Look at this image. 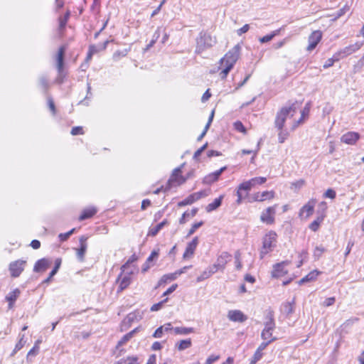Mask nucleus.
<instances>
[{"label":"nucleus","mask_w":364,"mask_h":364,"mask_svg":"<svg viewBox=\"0 0 364 364\" xmlns=\"http://www.w3.org/2000/svg\"><path fill=\"white\" fill-rule=\"evenodd\" d=\"M240 50L241 46L240 44L235 45L230 49L220 60L222 66H223L224 68H232L240 58Z\"/></svg>","instance_id":"f257e3e1"},{"label":"nucleus","mask_w":364,"mask_h":364,"mask_svg":"<svg viewBox=\"0 0 364 364\" xmlns=\"http://www.w3.org/2000/svg\"><path fill=\"white\" fill-rule=\"evenodd\" d=\"M215 43L214 37L205 33H200L196 39V53L200 54L205 49L211 48Z\"/></svg>","instance_id":"f03ea898"},{"label":"nucleus","mask_w":364,"mask_h":364,"mask_svg":"<svg viewBox=\"0 0 364 364\" xmlns=\"http://www.w3.org/2000/svg\"><path fill=\"white\" fill-rule=\"evenodd\" d=\"M296 107L295 104H292L289 107H284L281 109L279 112H277L276 119L274 121L275 127L279 129L282 130L284 127L285 121L287 117L291 113V116L294 115V113L296 112Z\"/></svg>","instance_id":"7ed1b4c3"},{"label":"nucleus","mask_w":364,"mask_h":364,"mask_svg":"<svg viewBox=\"0 0 364 364\" xmlns=\"http://www.w3.org/2000/svg\"><path fill=\"white\" fill-rule=\"evenodd\" d=\"M277 234L274 231H269L263 237L262 247L260 251V257L262 259L265 255L271 252L277 240Z\"/></svg>","instance_id":"20e7f679"},{"label":"nucleus","mask_w":364,"mask_h":364,"mask_svg":"<svg viewBox=\"0 0 364 364\" xmlns=\"http://www.w3.org/2000/svg\"><path fill=\"white\" fill-rule=\"evenodd\" d=\"M181 168L178 167L173 169V173L171 176V178L168 179L167 185L166 186L165 191H168L171 189L172 184L173 183H177V185H181L184 183L186 181V178L181 175Z\"/></svg>","instance_id":"39448f33"},{"label":"nucleus","mask_w":364,"mask_h":364,"mask_svg":"<svg viewBox=\"0 0 364 364\" xmlns=\"http://www.w3.org/2000/svg\"><path fill=\"white\" fill-rule=\"evenodd\" d=\"M277 205L268 207L262 212L260 220L267 225H272L274 223V215L276 214Z\"/></svg>","instance_id":"423d86ee"},{"label":"nucleus","mask_w":364,"mask_h":364,"mask_svg":"<svg viewBox=\"0 0 364 364\" xmlns=\"http://www.w3.org/2000/svg\"><path fill=\"white\" fill-rule=\"evenodd\" d=\"M321 38L322 32L321 31L316 30L313 31L309 36V45L306 48V50L311 52L314 50L318 43L321 41Z\"/></svg>","instance_id":"0eeeda50"},{"label":"nucleus","mask_w":364,"mask_h":364,"mask_svg":"<svg viewBox=\"0 0 364 364\" xmlns=\"http://www.w3.org/2000/svg\"><path fill=\"white\" fill-rule=\"evenodd\" d=\"M26 264L25 260L18 259L14 262H12L9 264V271L11 273V276L13 277H18L20 276L21 272L24 269V265Z\"/></svg>","instance_id":"6e6552de"},{"label":"nucleus","mask_w":364,"mask_h":364,"mask_svg":"<svg viewBox=\"0 0 364 364\" xmlns=\"http://www.w3.org/2000/svg\"><path fill=\"white\" fill-rule=\"evenodd\" d=\"M290 263L289 261H283L279 263H277L273 266V271L272 272V276L274 278H279L283 277L287 273V270L284 267Z\"/></svg>","instance_id":"1a4fd4ad"},{"label":"nucleus","mask_w":364,"mask_h":364,"mask_svg":"<svg viewBox=\"0 0 364 364\" xmlns=\"http://www.w3.org/2000/svg\"><path fill=\"white\" fill-rule=\"evenodd\" d=\"M88 237L85 235H82L80 239V247L77 249V257L79 261L82 262L84 260L85 255L87 251V245L86 243Z\"/></svg>","instance_id":"9d476101"},{"label":"nucleus","mask_w":364,"mask_h":364,"mask_svg":"<svg viewBox=\"0 0 364 364\" xmlns=\"http://www.w3.org/2000/svg\"><path fill=\"white\" fill-rule=\"evenodd\" d=\"M253 186H252L251 182L250 181V180L247 181L243 182L239 185L237 190V199L236 200V203L237 204H240L242 201L243 195H242V191H244L247 193L249 191L251 190V188Z\"/></svg>","instance_id":"9b49d317"},{"label":"nucleus","mask_w":364,"mask_h":364,"mask_svg":"<svg viewBox=\"0 0 364 364\" xmlns=\"http://www.w3.org/2000/svg\"><path fill=\"white\" fill-rule=\"evenodd\" d=\"M199 240L198 237H193V239L187 244L186 250L183 253V258L186 259L191 257L194 254V252L198 245Z\"/></svg>","instance_id":"f8f14e48"},{"label":"nucleus","mask_w":364,"mask_h":364,"mask_svg":"<svg viewBox=\"0 0 364 364\" xmlns=\"http://www.w3.org/2000/svg\"><path fill=\"white\" fill-rule=\"evenodd\" d=\"M359 138L360 134L358 132H348L341 136V140L345 144L353 145L355 144Z\"/></svg>","instance_id":"ddd939ff"},{"label":"nucleus","mask_w":364,"mask_h":364,"mask_svg":"<svg viewBox=\"0 0 364 364\" xmlns=\"http://www.w3.org/2000/svg\"><path fill=\"white\" fill-rule=\"evenodd\" d=\"M228 318L232 321L244 322L247 320V316L240 310L229 311Z\"/></svg>","instance_id":"4468645a"},{"label":"nucleus","mask_w":364,"mask_h":364,"mask_svg":"<svg viewBox=\"0 0 364 364\" xmlns=\"http://www.w3.org/2000/svg\"><path fill=\"white\" fill-rule=\"evenodd\" d=\"M363 45V42H356L354 44L350 45L344 48L343 50H340L338 53H341V57H345L348 55L352 54L356 50H359L361 46Z\"/></svg>","instance_id":"2eb2a0df"},{"label":"nucleus","mask_w":364,"mask_h":364,"mask_svg":"<svg viewBox=\"0 0 364 364\" xmlns=\"http://www.w3.org/2000/svg\"><path fill=\"white\" fill-rule=\"evenodd\" d=\"M231 255L227 252H223L218 257L215 264L218 267L220 268V271H223L225 268L226 264L230 261Z\"/></svg>","instance_id":"dca6fc26"},{"label":"nucleus","mask_w":364,"mask_h":364,"mask_svg":"<svg viewBox=\"0 0 364 364\" xmlns=\"http://www.w3.org/2000/svg\"><path fill=\"white\" fill-rule=\"evenodd\" d=\"M109 41H105V42L102 43H99L97 45H91L89 47V50L87 53V58H90L92 55L97 53L99 52H101L102 50H105L107 46V44L109 43Z\"/></svg>","instance_id":"f3484780"},{"label":"nucleus","mask_w":364,"mask_h":364,"mask_svg":"<svg viewBox=\"0 0 364 364\" xmlns=\"http://www.w3.org/2000/svg\"><path fill=\"white\" fill-rule=\"evenodd\" d=\"M274 192L273 191H266L262 192V193H260L259 192L255 193L252 196V200H253V201L262 202V201H264L267 199L268 200L272 199V198H274Z\"/></svg>","instance_id":"a211bd4d"},{"label":"nucleus","mask_w":364,"mask_h":364,"mask_svg":"<svg viewBox=\"0 0 364 364\" xmlns=\"http://www.w3.org/2000/svg\"><path fill=\"white\" fill-rule=\"evenodd\" d=\"M226 168H227L226 166H223V167L220 168L219 170L208 174V176H206L204 178V183H208V184H211V183L217 181L218 180L219 177L220 176V175L223 173V171H225L226 170Z\"/></svg>","instance_id":"6ab92c4d"},{"label":"nucleus","mask_w":364,"mask_h":364,"mask_svg":"<svg viewBox=\"0 0 364 364\" xmlns=\"http://www.w3.org/2000/svg\"><path fill=\"white\" fill-rule=\"evenodd\" d=\"M50 264L51 262L48 259L43 258L38 259L34 265L33 271L36 272H43L46 270Z\"/></svg>","instance_id":"aec40b11"},{"label":"nucleus","mask_w":364,"mask_h":364,"mask_svg":"<svg viewBox=\"0 0 364 364\" xmlns=\"http://www.w3.org/2000/svg\"><path fill=\"white\" fill-rule=\"evenodd\" d=\"M294 304L295 298H293L291 301H287L282 304L281 306L282 312L284 314L287 316H289L294 312Z\"/></svg>","instance_id":"412c9836"},{"label":"nucleus","mask_w":364,"mask_h":364,"mask_svg":"<svg viewBox=\"0 0 364 364\" xmlns=\"http://www.w3.org/2000/svg\"><path fill=\"white\" fill-rule=\"evenodd\" d=\"M223 199V195L220 196L218 198H215L213 200V202L209 203L206 206L205 210L208 213H210V212L216 210L217 208H218L221 205Z\"/></svg>","instance_id":"4be33fe9"},{"label":"nucleus","mask_w":364,"mask_h":364,"mask_svg":"<svg viewBox=\"0 0 364 364\" xmlns=\"http://www.w3.org/2000/svg\"><path fill=\"white\" fill-rule=\"evenodd\" d=\"M320 272L317 270H314L310 272L307 275L300 279L298 283L299 285H301L306 282H311L315 280L317 277L320 274Z\"/></svg>","instance_id":"5701e85b"},{"label":"nucleus","mask_w":364,"mask_h":364,"mask_svg":"<svg viewBox=\"0 0 364 364\" xmlns=\"http://www.w3.org/2000/svg\"><path fill=\"white\" fill-rule=\"evenodd\" d=\"M20 290L18 289H14L13 291H11L6 296V299L9 301V308L11 309L13 307L14 303L16 301V299L20 295Z\"/></svg>","instance_id":"b1692460"},{"label":"nucleus","mask_w":364,"mask_h":364,"mask_svg":"<svg viewBox=\"0 0 364 364\" xmlns=\"http://www.w3.org/2000/svg\"><path fill=\"white\" fill-rule=\"evenodd\" d=\"M139 331V328H136L134 330L131 331L128 333L125 334L117 343V345L116 346L117 348H119L120 346L125 344L127 342H128L134 334Z\"/></svg>","instance_id":"393cba45"},{"label":"nucleus","mask_w":364,"mask_h":364,"mask_svg":"<svg viewBox=\"0 0 364 364\" xmlns=\"http://www.w3.org/2000/svg\"><path fill=\"white\" fill-rule=\"evenodd\" d=\"M168 224L167 220H164L162 222L157 224L156 226L151 228L148 232V236L154 237L156 236L159 232L166 225Z\"/></svg>","instance_id":"a878e982"},{"label":"nucleus","mask_w":364,"mask_h":364,"mask_svg":"<svg viewBox=\"0 0 364 364\" xmlns=\"http://www.w3.org/2000/svg\"><path fill=\"white\" fill-rule=\"evenodd\" d=\"M61 264V259H57L55 262V266L49 274V276L43 282V284H48L51 279L57 274Z\"/></svg>","instance_id":"bb28decb"},{"label":"nucleus","mask_w":364,"mask_h":364,"mask_svg":"<svg viewBox=\"0 0 364 364\" xmlns=\"http://www.w3.org/2000/svg\"><path fill=\"white\" fill-rule=\"evenodd\" d=\"M97 213V209L95 208H90L85 209L82 214L79 217L80 220H84L92 218Z\"/></svg>","instance_id":"cd10ccee"},{"label":"nucleus","mask_w":364,"mask_h":364,"mask_svg":"<svg viewBox=\"0 0 364 364\" xmlns=\"http://www.w3.org/2000/svg\"><path fill=\"white\" fill-rule=\"evenodd\" d=\"M314 200L309 201L307 204L304 205L300 210V214H303L304 213H306V217L310 216L314 213Z\"/></svg>","instance_id":"c85d7f7f"},{"label":"nucleus","mask_w":364,"mask_h":364,"mask_svg":"<svg viewBox=\"0 0 364 364\" xmlns=\"http://www.w3.org/2000/svg\"><path fill=\"white\" fill-rule=\"evenodd\" d=\"M131 282V278L129 275H125L122 277V279L120 280L119 285L117 289V293L122 291L124 290L127 287H129Z\"/></svg>","instance_id":"c756f323"},{"label":"nucleus","mask_w":364,"mask_h":364,"mask_svg":"<svg viewBox=\"0 0 364 364\" xmlns=\"http://www.w3.org/2000/svg\"><path fill=\"white\" fill-rule=\"evenodd\" d=\"M192 345L191 339L188 338L185 340H181L179 343L176 344V347L178 350H184L187 348H189Z\"/></svg>","instance_id":"7c9ffc66"},{"label":"nucleus","mask_w":364,"mask_h":364,"mask_svg":"<svg viewBox=\"0 0 364 364\" xmlns=\"http://www.w3.org/2000/svg\"><path fill=\"white\" fill-rule=\"evenodd\" d=\"M178 274H176V272H173V273H171V274H164L159 280V285H161V284H164V283H166L168 281H173V280H175L176 279V278L178 277Z\"/></svg>","instance_id":"2f4dec72"},{"label":"nucleus","mask_w":364,"mask_h":364,"mask_svg":"<svg viewBox=\"0 0 364 364\" xmlns=\"http://www.w3.org/2000/svg\"><path fill=\"white\" fill-rule=\"evenodd\" d=\"M173 331L176 334L179 335H188L194 331L193 328H188V327H176L173 328Z\"/></svg>","instance_id":"473e14b6"},{"label":"nucleus","mask_w":364,"mask_h":364,"mask_svg":"<svg viewBox=\"0 0 364 364\" xmlns=\"http://www.w3.org/2000/svg\"><path fill=\"white\" fill-rule=\"evenodd\" d=\"M341 53H335L332 58H328L325 64L323 65L324 68H328L329 67H331L333 65L334 62L338 61L341 58Z\"/></svg>","instance_id":"72a5a7b5"},{"label":"nucleus","mask_w":364,"mask_h":364,"mask_svg":"<svg viewBox=\"0 0 364 364\" xmlns=\"http://www.w3.org/2000/svg\"><path fill=\"white\" fill-rule=\"evenodd\" d=\"M65 49L63 47H60L58 51L57 55V68H63V58H64Z\"/></svg>","instance_id":"f704fd0d"},{"label":"nucleus","mask_w":364,"mask_h":364,"mask_svg":"<svg viewBox=\"0 0 364 364\" xmlns=\"http://www.w3.org/2000/svg\"><path fill=\"white\" fill-rule=\"evenodd\" d=\"M129 48H124L123 50H118L115 51L113 54V60L115 61H118L121 58L124 57L127 55L129 51Z\"/></svg>","instance_id":"c9c22d12"},{"label":"nucleus","mask_w":364,"mask_h":364,"mask_svg":"<svg viewBox=\"0 0 364 364\" xmlns=\"http://www.w3.org/2000/svg\"><path fill=\"white\" fill-rule=\"evenodd\" d=\"M38 86L44 93H46L50 85L48 80L45 77H41L38 80Z\"/></svg>","instance_id":"e433bc0d"},{"label":"nucleus","mask_w":364,"mask_h":364,"mask_svg":"<svg viewBox=\"0 0 364 364\" xmlns=\"http://www.w3.org/2000/svg\"><path fill=\"white\" fill-rule=\"evenodd\" d=\"M198 212L197 208H193L191 210V213L185 212L183 213L181 218L179 220L180 224H184L186 223V218L189 217H194Z\"/></svg>","instance_id":"4c0bfd02"},{"label":"nucleus","mask_w":364,"mask_h":364,"mask_svg":"<svg viewBox=\"0 0 364 364\" xmlns=\"http://www.w3.org/2000/svg\"><path fill=\"white\" fill-rule=\"evenodd\" d=\"M323 216L318 217L316 220H314L310 225L309 228L314 231L316 232L318 230L320 223L323 221Z\"/></svg>","instance_id":"58836bf2"},{"label":"nucleus","mask_w":364,"mask_h":364,"mask_svg":"<svg viewBox=\"0 0 364 364\" xmlns=\"http://www.w3.org/2000/svg\"><path fill=\"white\" fill-rule=\"evenodd\" d=\"M274 330L268 329L266 328H264V329L262 331L261 333V338L263 341H268L270 340L272 338H274L272 336V331Z\"/></svg>","instance_id":"ea45409f"},{"label":"nucleus","mask_w":364,"mask_h":364,"mask_svg":"<svg viewBox=\"0 0 364 364\" xmlns=\"http://www.w3.org/2000/svg\"><path fill=\"white\" fill-rule=\"evenodd\" d=\"M70 17V11H68L63 16L59 17V28L63 29Z\"/></svg>","instance_id":"a19ab883"},{"label":"nucleus","mask_w":364,"mask_h":364,"mask_svg":"<svg viewBox=\"0 0 364 364\" xmlns=\"http://www.w3.org/2000/svg\"><path fill=\"white\" fill-rule=\"evenodd\" d=\"M58 75L56 77L55 82L61 84L63 82L64 79L68 75L67 70H58Z\"/></svg>","instance_id":"79ce46f5"},{"label":"nucleus","mask_w":364,"mask_h":364,"mask_svg":"<svg viewBox=\"0 0 364 364\" xmlns=\"http://www.w3.org/2000/svg\"><path fill=\"white\" fill-rule=\"evenodd\" d=\"M325 251H326V249L323 246H316L314 251V259H318Z\"/></svg>","instance_id":"37998d69"},{"label":"nucleus","mask_w":364,"mask_h":364,"mask_svg":"<svg viewBox=\"0 0 364 364\" xmlns=\"http://www.w3.org/2000/svg\"><path fill=\"white\" fill-rule=\"evenodd\" d=\"M75 228H73L72 230L65 233L59 234L58 237L61 242L66 241L75 232Z\"/></svg>","instance_id":"c03bdc74"},{"label":"nucleus","mask_w":364,"mask_h":364,"mask_svg":"<svg viewBox=\"0 0 364 364\" xmlns=\"http://www.w3.org/2000/svg\"><path fill=\"white\" fill-rule=\"evenodd\" d=\"M160 36V28H158L157 30L154 32L153 35V38L150 41V43L147 45L146 50L149 49L151 47L153 46V45L156 43V41L158 40V38Z\"/></svg>","instance_id":"a18cd8bd"},{"label":"nucleus","mask_w":364,"mask_h":364,"mask_svg":"<svg viewBox=\"0 0 364 364\" xmlns=\"http://www.w3.org/2000/svg\"><path fill=\"white\" fill-rule=\"evenodd\" d=\"M250 181L254 187L256 185H261L267 181V178L265 177H255L250 179Z\"/></svg>","instance_id":"49530a36"},{"label":"nucleus","mask_w":364,"mask_h":364,"mask_svg":"<svg viewBox=\"0 0 364 364\" xmlns=\"http://www.w3.org/2000/svg\"><path fill=\"white\" fill-rule=\"evenodd\" d=\"M277 339V338H272L270 340L263 341V342L260 343L257 350L262 352V350H264L272 342L276 341Z\"/></svg>","instance_id":"de8ad7c7"},{"label":"nucleus","mask_w":364,"mask_h":364,"mask_svg":"<svg viewBox=\"0 0 364 364\" xmlns=\"http://www.w3.org/2000/svg\"><path fill=\"white\" fill-rule=\"evenodd\" d=\"M193 203H194V198H193V197L191 195H190L186 198H185L184 200L180 201L178 203V205L180 206V207H182V206H185V205H191V204H192Z\"/></svg>","instance_id":"09e8293b"},{"label":"nucleus","mask_w":364,"mask_h":364,"mask_svg":"<svg viewBox=\"0 0 364 364\" xmlns=\"http://www.w3.org/2000/svg\"><path fill=\"white\" fill-rule=\"evenodd\" d=\"M26 341H24V335H22L18 342L15 346L13 354L20 350L23 347Z\"/></svg>","instance_id":"8fccbe9b"},{"label":"nucleus","mask_w":364,"mask_h":364,"mask_svg":"<svg viewBox=\"0 0 364 364\" xmlns=\"http://www.w3.org/2000/svg\"><path fill=\"white\" fill-rule=\"evenodd\" d=\"M203 225V221H200L198 223H194L192 227L191 228V229L189 230L188 234H187V237H190L191 235H192L197 229H198L199 228H200L202 225Z\"/></svg>","instance_id":"3c124183"},{"label":"nucleus","mask_w":364,"mask_h":364,"mask_svg":"<svg viewBox=\"0 0 364 364\" xmlns=\"http://www.w3.org/2000/svg\"><path fill=\"white\" fill-rule=\"evenodd\" d=\"M262 357V353L258 350H256L251 360L250 364H255L257 361H259Z\"/></svg>","instance_id":"603ef678"},{"label":"nucleus","mask_w":364,"mask_h":364,"mask_svg":"<svg viewBox=\"0 0 364 364\" xmlns=\"http://www.w3.org/2000/svg\"><path fill=\"white\" fill-rule=\"evenodd\" d=\"M48 108L52 112L53 115H55L56 114V109L55 106V103L51 97H48Z\"/></svg>","instance_id":"864d4df0"},{"label":"nucleus","mask_w":364,"mask_h":364,"mask_svg":"<svg viewBox=\"0 0 364 364\" xmlns=\"http://www.w3.org/2000/svg\"><path fill=\"white\" fill-rule=\"evenodd\" d=\"M168 301V298L164 299L163 301L159 302V303H156L155 304H154L151 307V311H159V309H161L163 304L164 303H166V301Z\"/></svg>","instance_id":"5fc2aeb1"},{"label":"nucleus","mask_w":364,"mask_h":364,"mask_svg":"<svg viewBox=\"0 0 364 364\" xmlns=\"http://www.w3.org/2000/svg\"><path fill=\"white\" fill-rule=\"evenodd\" d=\"M336 196V193L334 190L332 188H328L324 193L323 197L324 198H328L331 199H334Z\"/></svg>","instance_id":"6e6d98bb"},{"label":"nucleus","mask_w":364,"mask_h":364,"mask_svg":"<svg viewBox=\"0 0 364 364\" xmlns=\"http://www.w3.org/2000/svg\"><path fill=\"white\" fill-rule=\"evenodd\" d=\"M211 274H210L208 270L206 269L204 272H203L200 276L197 277L196 280L198 282H200L204 279L209 278Z\"/></svg>","instance_id":"4d7b16f0"},{"label":"nucleus","mask_w":364,"mask_h":364,"mask_svg":"<svg viewBox=\"0 0 364 364\" xmlns=\"http://www.w3.org/2000/svg\"><path fill=\"white\" fill-rule=\"evenodd\" d=\"M234 127L235 129L242 133H246V129L242 124V123L240 121H237L234 123Z\"/></svg>","instance_id":"13d9d810"},{"label":"nucleus","mask_w":364,"mask_h":364,"mask_svg":"<svg viewBox=\"0 0 364 364\" xmlns=\"http://www.w3.org/2000/svg\"><path fill=\"white\" fill-rule=\"evenodd\" d=\"M235 267L237 269H240L242 267V264L240 262V251H237L235 254Z\"/></svg>","instance_id":"bf43d9fd"},{"label":"nucleus","mask_w":364,"mask_h":364,"mask_svg":"<svg viewBox=\"0 0 364 364\" xmlns=\"http://www.w3.org/2000/svg\"><path fill=\"white\" fill-rule=\"evenodd\" d=\"M208 144H205L200 149H198L193 154V159L198 160V157L201 155L203 151L207 148Z\"/></svg>","instance_id":"052dcab7"},{"label":"nucleus","mask_w":364,"mask_h":364,"mask_svg":"<svg viewBox=\"0 0 364 364\" xmlns=\"http://www.w3.org/2000/svg\"><path fill=\"white\" fill-rule=\"evenodd\" d=\"M120 362H122V364H137V358L129 357L127 360H120Z\"/></svg>","instance_id":"680f3d73"},{"label":"nucleus","mask_w":364,"mask_h":364,"mask_svg":"<svg viewBox=\"0 0 364 364\" xmlns=\"http://www.w3.org/2000/svg\"><path fill=\"white\" fill-rule=\"evenodd\" d=\"M264 324V328L271 329V330H274V328L276 327L274 320H266Z\"/></svg>","instance_id":"e2e57ef3"},{"label":"nucleus","mask_w":364,"mask_h":364,"mask_svg":"<svg viewBox=\"0 0 364 364\" xmlns=\"http://www.w3.org/2000/svg\"><path fill=\"white\" fill-rule=\"evenodd\" d=\"M38 351L39 347L37 346V343H35L34 346L28 351L27 357L35 356L38 354Z\"/></svg>","instance_id":"0e129e2a"},{"label":"nucleus","mask_w":364,"mask_h":364,"mask_svg":"<svg viewBox=\"0 0 364 364\" xmlns=\"http://www.w3.org/2000/svg\"><path fill=\"white\" fill-rule=\"evenodd\" d=\"M70 134L73 136L78 135V134H82V127H74L72 128Z\"/></svg>","instance_id":"69168bd1"},{"label":"nucleus","mask_w":364,"mask_h":364,"mask_svg":"<svg viewBox=\"0 0 364 364\" xmlns=\"http://www.w3.org/2000/svg\"><path fill=\"white\" fill-rule=\"evenodd\" d=\"M159 250H153L151 253V255L148 257L146 259L147 262H151L154 259L157 258L159 256Z\"/></svg>","instance_id":"338daca9"},{"label":"nucleus","mask_w":364,"mask_h":364,"mask_svg":"<svg viewBox=\"0 0 364 364\" xmlns=\"http://www.w3.org/2000/svg\"><path fill=\"white\" fill-rule=\"evenodd\" d=\"M164 333V326H160L156 329L154 331L153 336L154 338H161Z\"/></svg>","instance_id":"774afa93"}]
</instances>
